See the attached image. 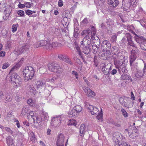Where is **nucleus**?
Returning a JSON list of instances; mask_svg holds the SVG:
<instances>
[{"mask_svg":"<svg viewBox=\"0 0 146 146\" xmlns=\"http://www.w3.org/2000/svg\"><path fill=\"white\" fill-rule=\"evenodd\" d=\"M82 23L85 25L87 24L88 23V21L87 18H85L82 21Z\"/></svg>","mask_w":146,"mask_h":146,"instance_id":"nucleus-54","label":"nucleus"},{"mask_svg":"<svg viewBox=\"0 0 146 146\" xmlns=\"http://www.w3.org/2000/svg\"><path fill=\"white\" fill-rule=\"evenodd\" d=\"M3 130L6 131L11 134H12L13 133V131L11 130V129L8 127H4Z\"/></svg>","mask_w":146,"mask_h":146,"instance_id":"nucleus-46","label":"nucleus"},{"mask_svg":"<svg viewBox=\"0 0 146 146\" xmlns=\"http://www.w3.org/2000/svg\"><path fill=\"white\" fill-rule=\"evenodd\" d=\"M125 131H127L128 133V135L130 136V137L132 138H134L135 137H136V135L133 136V133L132 132V130L131 129H125Z\"/></svg>","mask_w":146,"mask_h":146,"instance_id":"nucleus-30","label":"nucleus"},{"mask_svg":"<svg viewBox=\"0 0 146 146\" xmlns=\"http://www.w3.org/2000/svg\"><path fill=\"white\" fill-rule=\"evenodd\" d=\"M30 47L29 44H27L25 46L22 47L19 50L17 51V53L18 55L24 52L25 51L27 50Z\"/></svg>","mask_w":146,"mask_h":146,"instance_id":"nucleus-18","label":"nucleus"},{"mask_svg":"<svg viewBox=\"0 0 146 146\" xmlns=\"http://www.w3.org/2000/svg\"><path fill=\"white\" fill-rule=\"evenodd\" d=\"M107 45L108 49L111 48V44L107 40H105L103 41L101 44V45L104 47L105 46V45Z\"/></svg>","mask_w":146,"mask_h":146,"instance_id":"nucleus-32","label":"nucleus"},{"mask_svg":"<svg viewBox=\"0 0 146 146\" xmlns=\"http://www.w3.org/2000/svg\"><path fill=\"white\" fill-rule=\"evenodd\" d=\"M4 13L5 15L3 16V19L5 20H7L8 19L9 14V13Z\"/></svg>","mask_w":146,"mask_h":146,"instance_id":"nucleus-58","label":"nucleus"},{"mask_svg":"<svg viewBox=\"0 0 146 146\" xmlns=\"http://www.w3.org/2000/svg\"><path fill=\"white\" fill-rule=\"evenodd\" d=\"M102 70L103 73L106 75H109L110 73L109 72L108 69L109 67V65L107 64L106 65L105 64H104L103 66H102Z\"/></svg>","mask_w":146,"mask_h":146,"instance_id":"nucleus-20","label":"nucleus"},{"mask_svg":"<svg viewBox=\"0 0 146 146\" xmlns=\"http://www.w3.org/2000/svg\"><path fill=\"white\" fill-rule=\"evenodd\" d=\"M33 120L34 124L33 126L34 127L37 128L39 125V123L40 121L39 120V118H36V119H34Z\"/></svg>","mask_w":146,"mask_h":146,"instance_id":"nucleus-28","label":"nucleus"},{"mask_svg":"<svg viewBox=\"0 0 146 146\" xmlns=\"http://www.w3.org/2000/svg\"><path fill=\"white\" fill-rule=\"evenodd\" d=\"M29 108L27 106H25L22 108V111H21V115L24 116L26 114H27L28 113L29 111Z\"/></svg>","mask_w":146,"mask_h":146,"instance_id":"nucleus-22","label":"nucleus"},{"mask_svg":"<svg viewBox=\"0 0 146 146\" xmlns=\"http://www.w3.org/2000/svg\"><path fill=\"white\" fill-rule=\"evenodd\" d=\"M27 103L28 104H29L31 106H33V105H34L36 104V101L34 100L30 99L27 100Z\"/></svg>","mask_w":146,"mask_h":146,"instance_id":"nucleus-33","label":"nucleus"},{"mask_svg":"<svg viewBox=\"0 0 146 146\" xmlns=\"http://www.w3.org/2000/svg\"><path fill=\"white\" fill-rule=\"evenodd\" d=\"M121 111L122 113V115L125 117H126L128 116V114L124 109H121Z\"/></svg>","mask_w":146,"mask_h":146,"instance_id":"nucleus-41","label":"nucleus"},{"mask_svg":"<svg viewBox=\"0 0 146 146\" xmlns=\"http://www.w3.org/2000/svg\"><path fill=\"white\" fill-rule=\"evenodd\" d=\"M72 74L73 75H74L76 77V78L77 79H78V73L74 71H73L72 72Z\"/></svg>","mask_w":146,"mask_h":146,"instance_id":"nucleus-53","label":"nucleus"},{"mask_svg":"<svg viewBox=\"0 0 146 146\" xmlns=\"http://www.w3.org/2000/svg\"><path fill=\"white\" fill-rule=\"evenodd\" d=\"M60 77H58L57 74H56V76H53V78H52L51 79H49V81H50L52 82H54V80L58 79V78H59Z\"/></svg>","mask_w":146,"mask_h":146,"instance_id":"nucleus-45","label":"nucleus"},{"mask_svg":"<svg viewBox=\"0 0 146 146\" xmlns=\"http://www.w3.org/2000/svg\"><path fill=\"white\" fill-rule=\"evenodd\" d=\"M92 115H96L99 114L100 112L97 108L93 106L89 105L87 107Z\"/></svg>","mask_w":146,"mask_h":146,"instance_id":"nucleus-12","label":"nucleus"},{"mask_svg":"<svg viewBox=\"0 0 146 146\" xmlns=\"http://www.w3.org/2000/svg\"><path fill=\"white\" fill-rule=\"evenodd\" d=\"M143 72L144 74H146V64L144 63V67L143 70Z\"/></svg>","mask_w":146,"mask_h":146,"instance_id":"nucleus-64","label":"nucleus"},{"mask_svg":"<svg viewBox=\"0 0 146 146\" xmlns=\"http://www.w3.org/2000/svg\"><path fill=\"white\" fill-rule=\"evenodd\" d=\"M48 41L44 40L42 41L41 42H38L37 43L38 46H36V47H38L39 46H48L49 44H48Z\"/></svg>","mask_w":146,"mask_h":146,"instance_id":"nucleus-27","label":"nucleus"},{"mask_svg":"<svg viewBox=\"0 0 146 146\" xmlns=\"http://www.w3.org/2000/svg\"><path fill=\"white\" fill-rule=\"evenodd\" d=\"M23 75L25 78V80L27 82L31 80L34 76L35 72L34 69L32 67H26L23 70Z\"/></svg>","mask_w":146,"mask_h":146,"instance_id":"nucleus-3","label":"nucleus"},{"mask_svg":"<svg viewBox=\"0 0 146 146\" xmlns=\"http://www.w3.org/2000/svg\"><path fill=\"white\" fill-rule=\"evenodd\" d=\"M14 121L16 122H17L16 124H17V127L18 128L20 127V123H19V121L17 119H14Z\"/></svg>","mask_w":146,"mask_h":146,"instance_id":"nucleus-61","label":"nucleus"},{"mask_svg":"<svg viewBox=\"0 0 146 146\" xmlns=\"http://www.w3.org/2000/svg\"><path fill=\"white\" fill-rule=\"evenodd\" d=\"M117 58V60L116 59L114 60V64L115 67L118 69L119 73L121 74V72H123L125 71V68L124 64V57L121 56Z\"/></svg>","mask_w":146,"mask_h":146,"instance_id":"nucleus-2","label":"nucleus"},{"mask_svg":"<svg viewBox=\"0 0 146 146\" xmlns=\"http://www.w3.org/2000/svg\"><path fill=\"white\" fill-rule=\"evenodd\" d=\"M97 56H95L94 58V61L96 66H97L98 65V62L97 60Z\"/></svg>","mask_w":146,"mask_h":146,"instance_id":"nucleus-50","label":"nucleus"},{"mask_svg":"<svg viewBox=\"0 0 146 146\" xmlns=\"http://www.w3.org/2000/svg\"><path fill=\"white\" fill-rule=\"evenodd\" d=\"M61 119V115H56L52 117L51 124L54 127L59 126L60 125Z\"/></svg>","mask_w":146,"mask_h":146,"instance_id":"nucleus-6","label":"nucleus"},{"mask_svg":"<svg viewBox=\"0 0 146 146\" xmlns=\"http://www.w3.org/2000/svg\"><path fill=\"white\" fill-rule=\"evenodd\" d=\"M58 57L60 60H62L69 64L72 65V62L68 56L64 54H59Z\"/></svg>","mask_w":146,"mask_h":146,"instance_id":"nucleus-13","label":"nucleus"},{"mask_svg":"<svg viewBox=\"0 0 146 146\" xmlns=\"http://www.w3.org/2000/svg\"><path fill=\"white\" fill-rule=\"evenodd\" d=\"M79 33V30L77 28L74 29L73 35L74 36L75 38H77L78 36Z\"/></svg>","mask_w":146,"mask_h":146,"instance_id":"nucleus-34","label":"nucleus"},{"mask_svg":"<svg viewBox=\"0 0 146 146\" xmlns=\"http://www.w3.org/2000/svg\"><path fill=\"white\" fill-rule=\"evenodd\" d=\"M101 111L100 112L99 114L97 115V118L98 120L100 121H102V109H101Z\"/></svg>","mask_w":146,"mask_h":146,"instance_id":"nucleus-37","label":"nucleus"},{"mask_svg":"<svg viewBox=\"0 0 146 146\" xmlns=\"http://www.w3.org/2000/svg\"><path fill=\"white\" fill-rule=\"evenodd\" d=\"M75 48L77 50V51L78 52V53L79 55L81 56L82 52L80 50V47L78 45H76Z\"/></svg>","mask_w":146,"mask_h":146,"instance_id":"nucleus-42","label":"nucleus"},{"mask_svg":"<svg viewBox=\"0 0 146 146\" xmlns=\"http://www.w3.org/2000/svg\"><path fill=\"white\" fill-rule=\"evenodd\" d=\"M140 47L142 49L146 51V40H143V42L141 44Z\"/></svg>","mask_w":146,"mask_h":146,"instance_id":"nucleus-36","label":"nucleus"},{"mask_svg":"<svg viewBox=\"0 0 146 146\" xmlns=\"http://www.w3.org/2000/svg\"><path fill=\"white\" fill-rule=\"evenodd\" d=\"M116 136L114 135V136L113 138V141L115 142V143H117L116 144L115 146H131L130 145H127L126 143L123 142H118L117 140L115 137Z\"/></svg>","mask_w":146,"mask_h":146,"instance_id":"nucleus-16","label":"nucleus"},{"mask_svg":"<svg viewBox=\"0 0 146 146\" xmlns=\"http://www.w3.org/2000/svg\"><path fill=\"white\" fill-rule=\"evenodd\" d=\"M111 52L109 50H107L105 51L100 52L99 54L100 58L106 60H109L110 58Z\"/></svg>","mask_w":146,"mask_h":146,"instance_id":"nucleus-7","label":"nucleus"},{"mask_svg":"<svg viewBox=\"0 0 146 146\" xmlns=\"http://www.w3.org/2000/svg\"><path fill=\"white\" fill-rule=\"evenodd\" d=\"M6 141L8 144V146H11L13 143V140L10 137H8L6 138Z\"/></svg>","mask_w":146,"mask_h":146,"instance_id":"nucleus-31","label":"nucleus"},{"mask_svg":"<svg viewBox=\"0 0 146 146\" xmlns=\"http://www.w3.org/2000/svg\"><path fill=\"white\" fill-rule=\"evenodd\" d=\"M92 49L94 50V53H96L98 50V46L96 45H92Z\"/></svg>","mask_w":146,"mask_h":146,"instance_id":"nucleus-38","label":"nucleus"},{"mask_svg":"<svg viewBox=\"0 0 146 146\" xmlns=\"http://www.w3.org/2000/svg\"><path fill=\"white\" fill-rule=\"evenodd\" d=\"M82 88L88 97H93L95 96V93L88 87L83 86Z\"/></svg>","mask_w":146,"mask_h":146,"instance_id":"nucleus-9","label":"nucleus"},{"mask_svg":"<svg viewBox=\"0 0 146 146\" xmlns=\"http://www.w3.org/2000/svg\"><path fill=\"white\" fill-rule=\"evenodd\" d=\"M108 3L110 7H113L114 8L116 7L119 4L118 0H108Z\"/></svg>","mask_w":146,"mask_h":146,"instance_id":"nucleus-17","label":"nucleus"},{"mask_svg":"<svg viewBox=\"0 0 146 146\" xmlns=\"http://www.w3.org/2000/svg\"><path fill=\"white\" fill-rule=\"evenodd\" d=\"M131 56L130 59V64L132 69L136 68V66H135L133 63V62L135 61L137 58L136 54L134 50H132L131 53Z\"/></svg>","mask_w":146,"mask_h":146,"instance_id":"nucleus-8","label":"nucleus"},{"mask_svg":"<svg viewBox=\"0 0 146 146\" xmlns=\"http://www.w3.org/2000/svg\"><path fill=\"white\" fill-rule=\"evenodd\" d=\"M121 78L123 80H129L131 78L127 74H123L121 76Z\"/></svg>","mask_w":146,"mask_h":146,"instance_id":"nucleus-40","label":"nucleus"},{"mask_svg":"<svg viewBox=\"0 0 146 146\" xmlns=\"http://www.w3.org/2000/svg\"><path fill=\"white\" fill-rule=\"evenodd\" d=\"M23 123L24 125H25L27 126H29V124L27 121H25L23 122Z\"/></svg>","mask_w":146,"mask_h":146,"instance_id":"nucleus-63","label":"nucleus"},{"mask_svg":"<svg viewBox=\"0 0 146 146\" xmlns=\"http://www.w3.org/2000/svg\"><path fill=\"white\" fill-rule=\"evenodd\" d=\"M126 37L127 38V41L129 44L131 46L136 48V46L132 40V37L129 33H127L126 35Z\"/></svg>","mask_w":146,"mask_h":146,"instance_id":"nucleus-15","label":"nucleus"},{"mask_svg":"<svg viewBox=\"0 0 146 146\" xmlns=\"http://www.w3.org/2000/svg\"><path fill=\"white\" fill-rule=\"evenodd\" d=\"M86 127L85 125L82 124H81L80 129V136L83 137L84 136L85 134L86 131Z\"/></svg>","mask_w":146,"mask_h":146,"instance_id":"nucleus-21","label":"nucleus"},{"mask_svg":"<svg viewBox=\"0 0 146 146\" xmlns=\"http://www.w3.org/2000/svg\"><path fill=\"white\" fill-rule=\"evenodd\" d=\"M76 121L74 119H70L69 120V122L68 124V125H73L76 126Z\"/></svg>","mask_w":146,"mask_h":146,"instance_id":"nucleus-39","label":"nucleus"},{"mask_svg":"<svg viewBox=\"0 0 146 146\" xmlns=\"http://www.w3.org/2000/svg\"><path fill=\"white\" fill-rule=\"evenodd\" d=\"M144 74L141 70H138L135 74V77L138 78H141L144 76Z\"/></svg>","mask_w":146,"mask_h":146,"instance_id":"nucleus-25","label":"nucleus"},{"mask_svg":"<svg viewBox=\"0 0 146 146\" xmlns=\"http://www.w3.org/2000/svg\"><path fill=\"white\" fill-rule=\"evenodd\" d=\"M64 136L63 134L61 133L58 136L56 141L57 146H64Z\"/></svg>","mask_w":146,"mask_h":146,"instance_id":"nucleus-11","label":"nucleus"},{"mask_svg":"<svg viewBox=\"0 0 146 146\" xmlns=\"http://www.w3.org/2000/svg\"><path fill=\"white\" fill-rule=\"evenodd\" d=\"M30 134L31 135V136L30 140L33 143H34L36 141V139L35 137V135L34 133L32 132H31Z\"/></svg>","mask_w":146,"mask_h":146,"instance_id":"nucleus-35","label":"nucleus"},{"mask_svg":"<svg viewBox=\"0 0 146 146\" xmlns=\"http://www.w3.org/2000/svg\"><path fill=\"white\" fill-rule=\"evenodd\" d=\"M42 119L43 121H45L47 120L48 117V116L47 115H43L42 116Z\"/></svg>","mask_w":146,"mask_h":146,"instance_id":"nucleus-59","label":"nucleus"},{"mask_svg":"<svg viewBox=\"0 0 146 146\" xmlns=\"http://www.w3.org/2000/svg\"><path fill=\"white\" fill-rule=\"evenodd\" d=\"M82 108L79 105H77L74 108V109L71 110L68 112L69 117H74L77 115V113H79L82 110Z\"/></svg>","mask_w":146,"mask_h":146,"instance_id":"nucleus-5","label":"nucleus"},{"mask_svg":"<svg viewBox=\"0 0 146 146\" xmlns=\"http://www.w3.org/2000/svg\"><path fill=\"white\" fill-rule=\"evenodd\" d=\"M81 47L82 48V52L84 54H88L90 52L91 49L90 46H82Z\"/></svg>","mask_w":146,"mask_h":146,"instance_id":"nucleus-19","label":"nucleus"},{"mask_svg":"<svg viewBox=\"0 0 146 146\" xmlns=\"http://www.w3.org/2000/svg\"><path fill=\"white\" fill-rule=\"evenodd\" d=\"M25 13L28 15H30L33 14L32 11L29 9L25 11Z\"/></svg>","mask_w":146,"mask_h":146,"instance_id":"nucleus-56","label":"nucleus"},{"mask_svg":"<svg viewBox=\"0 0 146 146\" xmlns=\"http://www.w3.org/2000/svg\"><path fill=\"white\" fill-rule=\"evenodd\" d=\"M35 114H36L34 111H31L29 113L27 114V116L28 118V119L31 116V118L33 120L35 118L36 119V118H38L35 115Z\"/></svg>","mask_w":146,"mask_h":146,"instance_id":"nucleus-26","label":"nucleus"},{"mask_svg":"<svg viewBox=\"0 0 146 146\" xmlns=\"http://www.w3.org/2000/svg\"><path fill=\"white\" fill-rule=\"evenodd\" d=\"M92 32L89 29H87L82 31L81 33V35L82 36L84 35H88L89 36L90 34H92Z\"/></svg>","mask_w":146,"mask_h":146,"instance_id":"nucleus-23","label":"nucleus"},{"mask_svg":"<svg viewBox=\"0 0 146 146\" xmlns=\"http://www.w3.org/2000/svg\"><path fill=\"white\" fill-rule=\"evenodd\" d=\"M119 101L120 104L124 106L123 104L124 103L125 101L123 98H120L119 99Z\"/></svg>","mask_w":146,"mask_h":146,"instance_id":"nucleus-57","label":"nucleus"},{"mask_svg":"<svg viewBox=\"0 0 146 146\" xmlns=\"http://www.w3.org/2000/svg\"><path fill=\"white\" fill-rule=\"evenodd\" d=\"M17 13L19 15L22 16L24 15L25 13L23 11L19 10L18 11Z\"/></svg>","mask_w":146,"mask_h":146,"instance_id":"nucleus-48","label":"nucleus"},{"mask_svg":"<svg viewBox=\"0 0 146 146\" xmlns=\"http://www.w3.org/2000/svg\"><path fill=\"white\" fill-rule=\"evenodd\" d=\"M44 84V83L41 80L37 81L36 83V86L37 89L43 87Z\"/></svg>","mask_w":146,"mask_h":146,"instance_id":"nucleus-29","label":"nucleus"},{"mask_svg":"<svg viewBox=\"0 0 146 146\" xmlns=\"http://www.w3.org/2000/svg\"><path fill=\"white\" fill-rule=\"evenodd\" d=\"M17 30V27L16 25H13L12 27V31L13 33L15 32Z\"/></svg>","mask_w":146,"mask_h":146,"instance_id":"nucleus-49","label":"nucleus"},{"mask_svg":"<svg viewBox=\"0 0 146 146\" xmlns=\"http://www.w3.org/2000/svg\"><path fill=\"white\" fill-rule=\"evenodd\" d=\"M9 66V64L8 63H5L4 64L2 67L3 69H5L7 68Z\"/></svg>","mask_w":146,"mask_h":146,"instance_id":"nucleus-52","label":"nucleus"},{"mask_svg":"<svg viewBox=\"0 0 146 146\" xmlns=\"http://www.w3.org/2000/svg\"><path fill=\"white\" fill-rule=\"evenodd\" d=\"M117 36V35L116 34L113 35L111 39V41L113 42H115Z\"/></svg>","mask_w":146,"mask_h":146,"instance_id":"nucleus-43","label":"nucleus"},{"mask_svg":"<svg viewBox=\"0 0 146 146\" xmlns=\"http://www.w3.org/2000/svg\"><path fill=\"white\" fill-rule=\"evenodd\" d=\"M91 42V40L89 36L88 35L86 36L83 39V40L81 42V46H90Z\"/></svg>","mask_w":146,"mask_h":146,"instance_id":"nucleus-10","label":"nucleus"},{"mask_svg":"<svg viewBox=\"0 0 146 146\" xmlns=\"http://www.w3.org/2000/svg\"><path fill=\"white\" fill-rule=\"evenodd\" d=\"M25 5L23 4H22L20 2L18 5V7L20 8H23L25 7Z\"/></svg>","mask_w":146,"mask_h":146,"instance_id":"nucleus-60","label":"nucleus"},{"mask_svg":"<svg viewBox=\"0 0 146 146\" xmlns=\"http://www.w3.org/2000/svg\"><path fill=\"white\" fill-rule=\"evenodd\" d=\"M136 41L137 43H139V44H140V45L143 42V41H142L141 38H140L136 39Z\"/></svg>","mask_w":146,"mask_h":146,"instance_id":"nucleus-55","label":"nucleus"},{"mask_svg":"<svg viewBox=\"0 0 146 146\" xmlns=\"http://www.w3.org/2000/svg\"><path fill=\"white\" fill-rule=\"evenodd\" d=\"M95 34H92V35H91V38L93 40H98L99 39V38L97 36H95Z\"/></svg>","mask_w":146,"mask_h":146,"instance_id":"nucleus-47","label":"nucleus"},{"mask_svg":"<svg viewBox=\"0 0 146 146\" xmlns=\"http://www.w3.org/2000/svg\"><path fill=\"white\" fill-rule=\"evenodd\" d=\"M48 69L51 71L56 72L58 77L62 76L64 74L63 70L58 64L49 63L48 65Z\"/></svg>","mask_w":146,"mask_h":146,"instance_id":"nucleus-1","label":"nucleus"},{"mask_svg":"<svg viewBox=\"0 0 146 146\" xmlns=\"http://www.w3.org/2000/svg\"><path fill=\"white\" fill-rule=\"evenodd\" d=\"M24 60V58H22L21 60L11 70V71H13L15 69H17L20 67L22 62Z\"/></svg>","mask_w":146,"mask_h":146,"instance_id":"nucleus-24","label":"nucleus"},{"mask_svg":"<svg viewBox=\"0 0 146 146\" xmlns=\"http://www.w3.org/2000/svg\"><path fill=\"white\" fill-rule=\"evenodd\" d=\"M117 70L116 69H114L111 71V74L112 75H114L115 74L117 73Z\"/></svg>","mask_w":146,"mask_h":146,"instance_id":"nucleus-62","label":"nucleus"},{"mask_svg":"<svg viewBox=\"0 0 146 146\" xmlns=\"http://www.w3.org/2000/svg\"><path fill=\"white\" fill-rule=\"evenodd\" d=\"M111 52L113 54L117 55V58H118L119 57L122 56V53L119 52L118 48L116 46H113L111 48Z\"/></svg>","mask_w":146,"mask_h":146,"instance_id":"nucleus-14","label":"nucleus"},{"mask_svg":"<svg viewBox=\"0 0 146 146\" xmlns=\"http://www.w3.org/2000/svg\"><path fill=\"white\" fill-rule=\"evenodd\" d=\"M10 78V81L11 82L12 85L17 87L21 86L22 84V79L17 74H13Z\"/></svg>","mask_w":146,"mask_h":146,"instance_id":"nucleus-4","label":"nucleus"},{"mask_svg":"<svg viewBox=\"0 0 146 146\" xmlns=\"http://www.w3.org/2000/svg\"><path fill=\"white\" fill-rule=\"evenodd\" d=\"M30 92L33 93V94H35L36 93V91L35 90L34 87H30Z\"/></svg>","mask_w":146,"mask_h":146,"instance_id":"nucleus-44","label":"nucleus"},{"mask_svg":"<svg viewBox=\"0 0 146 146\" xmlns=\"http://www.w3.org/2000/svg\"><path fill=\"white\" fill-rule=\"evenodd\" d=\"M114 134L116 136L115 137H116V138H117V141H118V142H119V141H120V140L121 139L120 137L119 133H117Z\"/></svg>","mask_w":146,"mask_h":146,"instance_id":"nucleus-51","label":"nucleus"}]
</instances>
